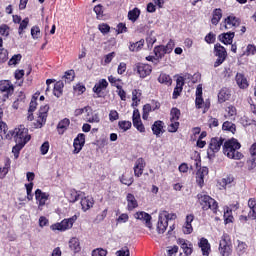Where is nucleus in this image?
I'll list each match as a JSON object with an SVG mask.
<instances>
[{"label": "nucleus", "mask_w": 256, "mask_h": 256, "mask_svg": "<svg viewBox=\"0 0 256 256\" xmlns=\"http://www.w3.org/2000/svg\"><path fill=\"white\" fill-rule=\"evenodd\" d=\"M162 215V217H164L165 219H167V222L169 221H173L177 219V215L175 213H169L168 211L164 210L160 213Z\"/></svg>", "instance_id": "obj_47"}, {"label": "nucleus", "mask_w": 256, "mask_h": 256, "mask_svg": "<svg viewBox=\"0 0 256 256\" xmlns=\"http://www.w3.org/2000/svg\"><path fill=\"white\" fill-rule=\"evenodd\" d=\"M84 192L77 191L75 189L69 190L67 194V199L69 203H76V201H79L81 199V196L83 195Z\"/></svg>", "instance_id": "obj_23"}, {"label": "nucleus", "mask_w": 256, "mask_h": 256, "mask_svg": "<svg viewBox=\"0 0 256 256\" xmlns=\"http://www.w3.org/2000/svg\"><path fill=\"white\" fill-rule=\"evenodd\" d=\"M145 165H146L145 162H138L134 166L135 177H141V175L143 174Z\"/></svg>", "instance_id": "obj_42"}, {"label": "nucleus", "mask_w": 256, "mask_h": 256, "mask_svg": "<svg viewBox=\"0 0 256 256\" xmlns=\"http://www.w3.org/2000/svg\"><path fill=\"white\" fill-rule=\"evenodd\" d=\"M94 12L96 13V18L98 20L104 19V11H103V6L101 4H98L94 7Z\"/></svg>", "instance_id": "obj_46"}, {"label": "nucleus", "mask_w": 256, "mask_h": 256, "mask_svg": "<svg viewBox=\"0 0 256 256\" xmlns=\"http://www.w3.org/2000/svg\"><path fill=\"white\" fill-rule=\"evenodd\" d=\"M77 221V216L74 215L71 218L64 219L60 223H55L51 225L52 231L64 232L73 227V224Z\"/></svg>", "instance_id": "obj_6"}, {"label": "nucleus", "mask_w": 256, "mask_h": 256, "mask_svg": "<svg viewBox=\"0 0 256 256\" xmlns=\"http://www.w3.org/2000/svg\"><path fill=\"white\" fill-rule=\"evenodd\" d=\"M225 28L229 29L231 27H238L241 24L240 18L235 17L234 15L228 16L225 20Z\"/></svg>", "instance_id": "obj_20"}, {"label": "nucleus", "mask_w": 256, "mask_h": 256, "mask_svg": "<svg viewBox=\"0 0 256 256\" xmlns=\"http://www.w3.org/2000/svg\"><path fill=\"white\" fill-rule=\"evenodd\" d=\"M69 125H70V120L68 118H64L63 120H61L57 125V130L59 135H63V133L67 131Z\"/></svg>", "instance_id": "obj_30"}, {"label": "nucleus", "mask_w": 256, "mask_h": 256, "mask_svg": "<svg viewBox=\"0 0 256 256\" xmlns=\"http://www.w3.org/2000/svg\"><path fill=\"white\" fill-rule=\"evenodd\" d=\"M109 86V83L106 79H100L95 86L93 87V92L97 94L98 97H102L103 90H106Z\"/></svg>", "instance_id": "obj_13"}, {"label": "nucleus", "mask_w": 256, "mask_h": 256, "mask_svg": "<svg viewBox=\"0 0 256 256\" xmlns=\"http://www.w3.org/2000/svg\"><path fill=\"white\" fill-rule=\"evenodd\" d=\"M108 80L112 87L121 88L122 87V80L120 78H116L113 75L108 76Z\"/></svg>", "instance_id": "obj_41"}, {"label": "nucleus", "mask_w": 256, "mask_h": 256, "mask_svg": "<svg viewBox=\"0 0 256 256\" xmlns=\"http://www.w3.org/2000/svg\"><path fill=\"white\" fill-rule=\"evenodd\" d=\"M223 143L224 139L222 137H213L210 140L209 147L207 150V155L209 159H214L216 153H219Z\"/></svg>", "instance_id": "obj_4"}, {"label": "nucleus", "mask_w": 256, "mask_h": 256, "mask_svg": "<svg viewBox=\"0 0 256 256\" xmlns=\"http://www.w3.org/2000/svg\"><path fill=\"white\" fill-rule=\"evenodd\" d=\"M134 70L141 78H146L152 73V66L146 63H137Z\"/></svg>", "instance_id": "obj_11"}, {"label": "nucleus", "mask_w": 256, "mask_h": 256, "mask_svg": "<svg viewBox=\"0 0 256 256\" xmlns=\"http://www.w3.org/2000/svg\"><path fill=\"white\" fill-rule=\"evenodd\" d=\"M9 26L8 25H6V24H2L1 26H0V34L2 35V36H5V37H7L8 35H9Z\"/></svg>", "instance_id": "obj_64"}, {"label": "nucleus", "mask_w": 256, "mask_h": 256, "mask_svg": "<svg viewBox=\"0 0 256 256\" xmlns=\"http://www.w3.org/2000/svg\"><path fill=\"white\" fill-rule=\"evenodd\" d=\"M37 105L38 104H37L36 98L32 99L29 104V109H28V116H27L28 121H33V119H34L33 113L36 110Z\"/></svg>", "instance_id": "obj_35"}, {"label": "nucleus", "mask_w": 256, "mask_h": 256, "mask_svg": "<svg viewBox=\"0 0 256 256\" xmlns=\"http://www.w3.org/2000/svg\"><path fill=\"white\" fill-rule=\"evenodd\" d=\"M198 203L201 205L203 211H213L215 215L218 213V202L205 192L197 194Z\"/></svg>", "instance_id": "obj_3"}, {"label": "nucleus", "mask_w": 256, "mask_h": 256, "mask_svg": "<svg viewBox=\"0 0 256 256\" xmlns=\"http://www.w3.org/2000/svg\"><path fill=\"white\" fill-rule=\"evenodd\" d=\"M133 125L137 129V131H139L140 133H145L146 130L141 119L133 120Z\"/></svg>", "instance_id": "obj_49"}, {"label": "nucleus", "mask_w": 256, "mask_h": 256, "mask_svg": "<svg viewBox=\"0 0 256 256\" xmlns=\"http://www.w3.org/2000/svg\"><path fill=\"white\" fill-rule=\"evenodd\" d=\"M80 199H81L80 205L84 211H89V209H91V207H93V205H94L93 198H91L89 196H85L84 192L81 195Z\"/></svg>", "instance_id": "obj_17"}, {"label": "nucleus", "mask_w": 256, "mask_h": 256, "mask_svg": "<svg viewBox=\"0 0 256 256\" xmlns=\"http://www.w3.org/2000/svg\"><path fill=\"white\" fill-rule=\"evenodd\" d=\"M10 169V162H6L3 167H0V179H4Z\"/></svg>", "instance_id": "obj_51"}, {"label": "nucleus", "mask_w": 256, "mask_h": 256, "mask_svg": "<svg viewBox=\"0 0 256 256\" xmlns=\"http://www.w3.org/2000/svg\"><path fill=\"white\" fill-rule=\"evenodd\" d=\"M158 81L161 84H165L167 86H170L172 84V78L170 77V75H168L166 73H161L159 78H158Z\"/></svg>", "instance_id": "obj_40"}, {"label": "nucleus", "mask_w": 256, "mask_h": 256, "mask_svg": "<svg viewBox=\"0 0 256 256\" xmlns=\"http://www.w3.org/2000/svg\"><path fill=\"white\" fill-rule=\"evenodd\" d=\"M49 108L50 107L48 105H44L40 107L38 112V117L36 121L33 123L34 129H41L43 125H45L48 117Z\"/></svg>", "instance_id": "obj_8"}, {"label": "nucleus", "mask_w": 256, "mask_h": 256, "mask_svg": "<svg viewBox=\"0 0 256 256\" xmlns=\"http://www.w3.org/2000/svg\"><path fill=\"white\" fill-rule=\"evenodd\" d=\"M144 43H145L144 39H141L140 41H137L135 43L130 42L129 49L132 52H138L143 48Z\"/></svg>", "instance_id": "obj_37"}, {"label": "nucleus", "mask_w": 256, "mask_h": 256, "mask_svg": "<svg viewBox=\"0 0 256 256\" xmlns=\"http://www.w3.org/2000/svg\"><path fill=\"white\" fill-rule=\"evenodd\" d=\"M63 88L64 83L62 81H58L55 83L53 93L57 98H59L63 94Z\"/></svg>", "instance_id": "obj_38"}, {"label": "nucleus", "mask_w": 256, "mask_h": 256, "mask_svg": "<svg viewBox=\"0 0 256 256\" xmlns=\"http://www.w3.org/2000/svg\"><path fill=\"white\" fill-rule=\"evenodd\" d=\"M29 24V18L26 17L23 21L20 22V26L18 29L19 34L21 35L23 33V30L27 28Z\"/></svg>", "instance_id": "obj_58"}, {"label": "nucleus", "mask_w": 256, "mask_h": 256, "mask_svg": "<svg viewBox=\"0 0 256 256\" xmlns=\"http://www.w3.org/2000/svg\"><path fill=\"white\" fill-rule=\"evenodd\" d=\"M248 207V215H240L239 217L241 223H247L248 221H256V198H250L248 200Z\"/></svg>", "instance_id": "obj_7"}, {"label": "nucleus", "mask_w": 256, "mask_h": 256, "mask_svg": "<svg viewBox=\"0 0 256 256\" xmlns=\"http://www.w3.org/2000/svg\"><path fill=\"white\" fill-rule=\"evenodd\" d=\"M239 149H241V144L235 138L226 141L223 146L224 154L227 155L228 159H235L237 161L244 157V155L239 152Z\"/></svg>", "instance_id": "obj_2"}, {"label": "nucleus", "mask_w": 256, "mask_h": 256, "mask_svg": "<svg viewBox=\"0 0 256 256\" xmlns=\"http://www.w3.org/2000/svg\"><path fill=\"white\" fill-rule=\"evenodd\" d=\"M140 14H141V10L139 8L135 7L134 9H132L128 12V19L131 22L135 23L139 19Z\"/></svg>", "instance_id": "obj_33"}, {"label": "nucleus", "mask_w": 256, "mask_h": 256, "mask_svg": "<svg viewBox=\"0 0 256 256\" xmlns=\"http://www.w3.org/2000/svg\"><path fill=\"white\" fill-rule=\"evenodd\" d=\"M235 37L234 32H228V33H223L219 35V40L224 43L225 45L232 44L233 38Z\"/></svg>", "instance_id": "obj_29"}, {"label": "nucleus", "mask_w": 256, "mask_h": 256, "mask_svg": "<svg viewBox=\"0 0 256 256\" xmlns=\"http://www.w3.org/2000/svg\"><path fill=\"white\" fill-rule=\"evenodd\" d=\"M233 181H234V177L232 175H228L226 178H222L220 181H218V183L220 187L225 189V187H227V185H231Z\"/></svg>", "instance_id": "obj_44"}, {"label": "nucleus", "mask_w": 256, "mask_h": 256, "mask_svg": "<svg viewBox=\"0 0 256 256\" xmlns=\"http://www.w3.org/2000/svg\"><path fill=\"white\" fill-rule=\"evenodd\" d=\"M235 79H236L238 86L241 89H246L249 87L248 79L243 73H237Z\"/></svg>", "instance_id": "obj_24"}, {"label": "nucleus", "mask_w": 256, "mask_h": 256, "mask_svg": "<svg viewBox=\"0 0 256 256\" xmlns=\"http://www.w3.org/2000/svg\"><path fill=\"white\" fill-rule=\"evenodd\" d=\"M256 54V46L254 44H249L247 46V49L246 51L244 52V55H247V56H253Z\"/></svg>", "instance_id": "obj_54"}, {"label": "nucleus", "mask_w": 256, "mask_h": 256, "mask_svg": "<svg viewBox=\"0 0 256 256\" xmlns=\"http://www.w3.org/2000/svg\"><path fill=\"white\" fill-rule=\"evenodd\" d=\"M5 137L8 141L14 139L16 143V145L12 149L15 159H18L21 149H23V147H25V145L31 139V135H29V130L24 125H19L15 129L9 130Z\"/></svg>", "instance_id": "obj_1"}, {"label": "nucleus", "mask_w": 256, "mask_h": 256, "mask_svg": "<svg viewBox=\"0 0 256 256\" xmlns=\"http://www.w3.org/2000/svg\"><path fill=\"white\" fill-rule=\"evenodd\" d=\"M22 59V55L21 54H16L14 55L8 62V65L11 66V65H16L18 64Z\"/></svg>", "instance_id": "obj_55"}, {"label": "nucleus", "mask_w": 256, "mask_h": 256, "mask_svg": "<svg viewBox=\"0 0 256 256\" xmlns=\"http://www.w3.org/2000/svg\"><path fill=\"white\" fill-rule=\"evenodd\" d=\"M180 123L178 121H171V124L168 126L169 133H177Z\"/></svg>", "instance_id": "obj_50"}, {"label": "nucleus", "mask_w": 256, "mask_h": 256, "mask_svg": "<svg viewBox=\"0 0 256 256\" xmlns=\"http://www.w3.org/2000/svg\"><path fill=\"white\" fill-rule=\"evenodd\" d=\"M0 90L5 92V96L8 98L14 93V85L9 80L0 81Z\"/></svg>", "instance_id": "obj_14"}, {"label": "nucleus", "mask_w": 256, "mask_h": 256, "mask_svg": "<svg viewBox=\"0 0 256 256\" xmlns=\"http://www.w3.org/2000/svg\"><path fill=\"white\" fill-rule=\"evenodd\" d=\"M209 173V170H208V167L204 166V167H201L197 173H196V182H197V185H199V187H203L204 185V179L206 177V175H208Z\"/></svg>", "instance_id": "obj_16"}, {"label": "nucleus", "mask_w": 256, "mask_h": 256, "mask_svg": "<svg viewBox=\"0 0 256 256\" xmlns=\"http://www.w3.org/2000/svg\"><path fill=\"white\" fill-rule=\"evenodd\" d=\"M199 248H201V251L203 253V256H209L211 252V245L206 238H201L199 242Z\"/></svg>", "instance_id": "obj_22"}, {"label": "nucleus", "mask_w": 256, "mask_h": 256, "mask_svg": "<svg viewBox=\"0 0 256 256\" xmlns=\"http://www.w3.org/2000/svg\"><path fill=\"white\" fill-rule=\"evenodd\" d=\"M142 91L140 89H134L132 91V106L137 107L141 101Z\"/></svg>", "instance_id": "obj_31"}, {"label": "nucleus", "mask_w": 256, "mask_h": 256, "mask_svg": "<svg viewBox=\"0 0 256 256\" xmlns=\"http://www.w3.org/2000/svg\"><path fill=\"white\" fill-rule=\"evenodd\" d=\"M64 78L66 79V82L70 83L75 78V72L74 70H68L65 72Z\"/></svg>", "instance_id": "obj_56"}, {"label": "nucleus", "mask_w": 256, "mask_h": 256, "mask_svg": "<svg viewBox=\"0 0 256 256\" xmlns=\"http://www.w3.org/2000/svg\"><path fill=\"white\" fill-rule=\"evenodd\" d=\"M108 251L103 248H96L92 251V256H107Z\"/></svg>", "instance_id": "obj_53"}, {"label": "nucleus", "mask_w": 256, "mask_h": 256, "mask_svg": "<svg viewBox=\"0 0 256 256\" xmlns=\"http://www.w3.org/2000/svg\"><path fill=\"white\" fill-rule=\"evenodd\" d=\"M154 53L158 61L162 59L165 54H168L164 45H158L154 48Z\"/></svg>", "instance_id": "obj_36"}, {"label": "nucleus", "mask_w": 256, "mask_h": 256, "mask_svg": "<svg viewBox=\"0 0 256 256\" xmlns=\"http://www.w3.org/2000/svg\"><path fill=\"white\" fill-rule=\"evenodd\" d=\"M88 123H100V116L98 113L92 111L91 107L87 112Z\"/></svg>", "instance_id": "obj_32"}, {"label": "nucleus", "mask_w": 256, "mask_h": 256, "mask_svg": "<svg viewBox=\"0 0 256 256\" xmlns=\"http://www.w3.org/2000/svg\"><path fill=\"white\" fill-rule=\"evenodd\" d=\"M8 60V51L4 48L0 49V63H4Z\"/></svg>", "instance_id": "obj_59"}, {"label": "nucleus", "mask_w": 256, "mask_h": 256, "mask_svg": "<svg viewBox=\"0 0 256 256\" xmlns=\"http://www.w3.org/2000/svg\"><path fill=\"white\" fill-rule=\"evenodd\" d=\"M120 181L123 185L130 187L134 183V177L131 170H126L120 177Z\"/></svg>", "instance_id": "obj_19"}, {"label": "nucleus", "mask_w": 256, "mask_h": 256, "mask_svg": "<svg viewBox=\"0 0 256 256\" xmlns=\"http://www.w3.org/2000/svg\"><path fill=\"white\" fill-rule=\"evenodd\" d=\"M126 200H127L128 211H134V209H137L138 202L132 193L127 194Z\"/></svg>", "instance_id": "obj_25"}, {"label": "nucleus", "mask_w": 256, "mask_h": 256, "mask_svg": "<svg viewBox=\"0 0 256 256\" xmlns=\"http://www.w3.org/2000/svg\"><path fill=\"white\" fill-rule=\"evenodd\" d=\"M224 222L226 225L232 224L234 222V216L230 208H227L224 212Z\"/></svg>", "instance_id": "obj_39"}, {"label": "nucleus", "mask_w": 256, "mask_h": 256, "mask_svg": "<svg viewBox=\"0 0 256 256\" xmlns=\"http://www.w3.org/2000/svg\"><path fill=\"white\" fill-rule=\"evenodd\" d=\"M152 131L153 134L156 135V137H160V135L165 133L164 122L161 120L155 121L154 124L152 125Z\"/></svg>", "instance_id": "obj_21"}, {"label": "nucleus", "mask_w": 256, "mask_h": 256, "mask_svg": "<svg viewBox=\"0 0 256 256\" xmlns=\"http://www.w3.org/2000/svg\"><path fill=\"white\" fill-rule=\"evenodd\" d=\"M41 34L40 28L38 26H33L31 29V35L34 39H38Z\"/></svg>", "instance_id": "obj_62"}, {"label": "nucleus", "mask_w": 256, "mask_h": 256, "mask_svg": "<svg viewBox=\"0 0 256 256\" xmlns=\"http://www.w3.org/2000/svg\"><path fill=\"white\" fill-rule=\"evenodd\" d=\"M116 32H117V34H122V33L128 32V28L126 27V24L125 23H119L117 25Z\"/></svg>", "instance_id": "obj_63"}, {"label": "nucleus", "mask_w": 256, "mask_h": 256, "mask_svg": "<svg viewBox=\"0 0 256 256\" xmlns=\"http://www.w3.org/2000/svg\"><path fill=\"white\" fill-rule=\"evenodd\" d=\"M219 251L222 256H231L233 253V245L228 234H224L220 241Z\"/></svg>", "instance_id": "obj_5"}, {"label": "nucleus", "mask_w": 256, "mask_h": 256, "mask_svg": "<svg viewBox=\"0 0 256 256\" xmlns=\"http://www.w3.org/2000/svg\"><path fill=\"white\" fill-rule=\"evenodd\" d=\"M170 121H179L181 112L178 108L173 107L170 112Z\"/></svg>", "instance_id": "obj_45"}, {"label": "nucleus", "mask_w": 256, "mask_h": 256, "mask_svg": "<svg viewBox=\"0 0 256 256\" xmlns=\"http://www.w3.org/2000/svg\"><path fill=\"white\" fill-rule=\"evenodd\" d=\"M129 221V215L127 213H122L117 219V224H126Z\"/></svg>", "instance_id": "obj_52"}, {"label": "nucleus", "mask_w": 256, "mask_h": 256, "mask_svg": "<svg viewBox=\"0 0 256 256\" xmlns=\"http://www.w3.org/2000/svg\"><path fill=\"white\" fill-rule=\"evenodd\" d=\"M177 243L178 245H180L181 249L183 250L186 256H191L193 254V244L190 241L185 240L183 238H179L177 240Z\"/></svg>", "instance_id": "obj_12"}, {"label": "nucleus", "mask_w": 256, "mask_h": 256, "mask_svg": "<svg viewBox=\"0 0 256 256\" xmlns=\"http://www.w3.org/2000/svg\"><path fill=\"white\" fill-rule=\"evenodd\" d=\"M119 119V113L116 110H111L109 113V120L111 123H114V121H118Z\"/></svg>", "instance_id": "obj_60"}, {"label": "nucleus", "mask_w": 256, "mask_h": 256, "mask_svg": "<svg viewBox=\"0 0 256 256\" xmlns=\"http://www.w3.org/2000/svg\"><path fill=\"white\" fill-rule=\"evenodd\" d=\"M223 17V11L221 8H216L213 10L212 12V19H211V23L215 26H217L220 22V20Z\"/></svg>", "instance_id": "obj_27"}, {"label": "nucleus", "mask_w": 256, "mask_h": 256, "mask_svg": "<svg viewBox=\"0 0 256 256\" xmlns=\"http://www.w3.org/2000/svg\"><path fill=\"white\" fill-rule=\"evenodd\" d=\"M222 129L223 131H230V133H233V135L236 133V125L229 121L223 123Z\"/></svg>", "instance_id": "obj_43"}, {"label": "nucleus", "mask_w": 256, "mask_h": 256, "mask_svg": "<svg viewBox=\"0 0 256 256\" xmlns=\"http://www.w3.org/2000/svg\"><path fill=\"white\" fill-rule=\"evenodd\" d=\"M98 30L103 35H107L110 32L111 27L107 23H101V24L98 25Z\"/></svg>", "instance_id": "obj_48"}, {"label": "nucleus", "mask_w": 256, "mask_h": 256, "mask_svg": "<svg viewBox=\"0 0 256 256\" xmlns=\"http://www.w3.org/2000/svg\"><path fill=\"white\" fill-rule=\"evenodd\" d=\"M168 228L167 218H164L161 214H159V221L157 225L158 234H164Z\"/></svg>", "instance_id": "obj_26"}, {"label": "nucleus", "mask_w": 256, "mask_h": 256, "mask_svg": "<svg viewBox=\"0 0 256 256\" xmlns=\"http://www.w3.org/2000/svg\"><path fill=\"white\" fill-rule=\"evenodd\" d=\"M134 218L141 221L142 223H145V227L150 231L153 230L152 216L149 213L145 211H138L134 214Z\"/></svg>", "instance_id": "obj_10"}, {"label": "nucleus", "mask_w": 256, "mask_h": 256, "mask_svg": "<svg viewBox=\"0 0 256 256\" xmlns=\"http://www.w3.org/2000/svg\"><path fill=\"white\" fill-rule=\"evenodd\" d=\"M231 97V91L229 88H222L218 94V101L220 103H224L225 101L229 100Z\"/></svg>", "instance_id": "obj_28"}, {"label": "nucleus", "mask_w": 256, "mask_h": 256, "mask_svg": "<svg viewBox=\"0 0 256 256\" xmlns=\"http://www.w3.org/2000/svg\"><path fill=\"white\" fill-rule=\"evenodd\" d=\"M69 247L74 253H79L81 251L79 239L76 237L70 239Z\"/></svg>", "instance_id": "obj_34"}, {"label": "nucleus", "mask_w": 256, "mask_h": 256, "mask_svg": "<svg viewBox=\"0 0 256 256\" xmlns=\"http://www.w3.org/2000/svg\"><path fill=\"white\" fill-rule=\"evenodd\" d=\"M50 195L47 192H43L41 189L35 191V199L39 203V207H44L46 201H48Z\"/></svg>", "instance_id": "obj_15"}, {"label": "nucleus", "mask_w": 256, "mask_h": 256, "mask_svg": "<svg viewBox=\"0 0 256 256\" xmlns=\"http://www.w3.org/2000/svg\"><path fill=\"white\" fill-rule=\"evenodd\" d=\"M205 41L208 44H213L216 41V35L213 32H210L209 34L206 35Z\"/></svg>", "instance_id": "obj_61"}, {"label": "nucleus", "mask_w": 256, "mask_h": 256, "mask_svg": "<svg viewBox=\"0 0 256 256\" xmlns=\"http://www.w3.org/2000/svg\"><path fill=\"white\" fill-rule=\"evenodd\" d=\"M214 54L216 57H218V59L214 63V67L217 68L224 63L228 56V53L224 46H222L220 43H217L214 46Z\"/></svg>", "instance_id": "obj_9"}, {"label": "nucleus", "mask_w": 256, "mask_h": 256, "mask_svg": "<svg viewBox=\"0 0 256 256\" xmlns=\"http://www.w3.org/2000/svg\"><path fill=\"white\" fill-rule=\"evenodd\" d=\"M85 134L80 133L78 136L74 139V153H79L82 147L85 145Z\"/></svg>", "instance_id": "obj_18"}, {"label": "nucleus", "mask_w": 256, "mask_h": 256, "mask_svg": "<svg viewBox=\"0 0 256 256\" xmlns=\"http://www.w3.org/2000/svg\"><path fill=\"white\" fill-rule=\"evenodd\" d=\"M120 129H123V131H128L132 127V123L130 121H120L119 122Z\"/></svg>", "instance_id": "obj_57"}]
</instances>
